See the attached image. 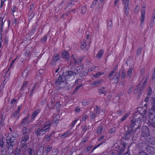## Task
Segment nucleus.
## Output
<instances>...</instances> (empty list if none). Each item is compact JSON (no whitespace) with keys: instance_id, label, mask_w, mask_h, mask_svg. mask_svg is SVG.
I'll return each instance as SVG.
<instances>
[{"instance_id":"nucleus-6","label":"nucleus","mask_w":155,"mask_h":155,"mask_svg":"<svg viewBox=\"0 0 155 155\" xmlns=\"http://www.w3.org/2000/svg\"><path fill=\"white\" fill-rule=\"evenodd\" d=\"M136 132V130L130 128L128 127L127 130L125 132L123 138L125 140H129L130 138H133Z\"/></svg>"},{"instance_id":"nucleus-47","label":"nucleus","mask_w":155,"mask_h":155,"mask_svg":"<svg viewBox=\"0 0 155 155\" xmlns=\"http://www.w3.org/2000/svg\"><path fill=\"white\" fill-rule=\"evenodd\" d=\"M147 91V95L148 96H150L151 95L152 93V90L150 87H149L148 88Z\"/></svg>"},{"instance_id":"nucleus-19","label":"nucleus","mask_w":155,"mask_h":155,"mask_svg":"<svg viewBox=\"0 0 155 155\" xmlns=\"http://www.w3.org/2000/svg\"><path fill=\"white\" fill-rule=\"evenodd\" d=\"M120 75V73L118 72L116 73L113 78H111V81L114 80V82L116 83H117L118 81Z\"/></svg>"},{"instance_id":"nucleus-53","label":"nucleus","mask_w":155,"mask_h":155,"mask_svg":"<svg viewBox=\"0 0 155 155\" xmlns=\"http://www.w3.org/2000/svg\"><path fill=\"white\" fill-rule=\"evenodd\" d=\"M125 76H126V72L124 70H122V74H121V78L122 79H124V78L125 77Z\"/></svg>"},{"instance_id":"nucleus-13","label":"nucleus","mask_w":155,"mask_h":155,"mask_svg":"<svg viewBox=\"0 0 155 155\" xmlns=\"http://www.w3.org/2000/svg\"><path fill=\"white\" fill-rule=\"evenodd\" d=\"M60 57L59 54L57 53L54 54L52 58V59L51 63V64L55 65L57 62L60 60Z\"/></svg>"},{"instance_id":"nucleus-57","label":"nucleus","mask_w":155,"mask_h":155,"mask_svg":"<svg viewBox=\"0 0 155 155\" xmlns=\"http://www.w3.org/2000/svg\"><path fill=\"white\" fill-rule=\"evenodd\" d=\"M101 75V73L100 71H98L96 74L93 75V76L95 78H98Z\"/></svg>"},{"instance_id":"nucleus-11","label":"nucleus","mask_w":155,"mask_h":155,"mask_svg":"<svg viewBox=\"0 0 155 155\" xmlns=\"http://www.w3.org/2000/svg\"><path fill=\"white\" fill-rule=\"evenodd\" d=\"M150 135V132L148 128L145 126L142 127L141 135L143 137H147Z\"/></svg>"},{"instance_id":"nucleus-26","label":"nucleus","mask_w":155,"mask_h":155,"mask_svg":"<svg viewBox=\"0 0 155 155\" xmlns=\"http://www.w3.org/2000/svg\"><path fill=\"white\" fill-rule=\"evenodd\" d=\"M26 142H22L21 141L20 147L21 150H25L27 147V145L26 143Z\"/></svg>"},{"instance_id":"nucleus-25","label":"nucleus","mask_w":155,"mask_h":155,"mask_svg":"<svg viewBox=\"0 0 155 155\" xmlns=\"http://www.w3.org/2000/svg\"><path fill=\"white\" fill-rule=\"evenodd\" d=\"M104 50L103 49L101 50L96 55V57L100 59L104 53Z\"/></svg>"},{"instance_id":"nucleus-48","label":"nucleus","mask_w":155,"mask_h":155,"mask_svg":"<svg viewBox=\"0 0 155 155\" xmlns=\"http://www.w3.org/2000/svg\"><path fill=\"white\" fill-rule=\"evenodd\" d=\"M133 69V68L132 67H130V68L128 70L127 72V75L129 77L130 76V75L132 73V71Z\"/></svg>"},{"instance_id":"nucleus-12","label":"nucleus","mask_w":155,"mask_h":155,"mask_svg":"<svg viewBox=\"0 0 155 155\" xmlns=\"http://www.w3.org/2000/svg\"><path fill=\"white\" fill-rule=\"evenodd\" d=\"M127 145V143L126 142L122 143L120 144V146H118V150L117 151V152L118 154H120L124 153Z\"/></svg>"},{"instance_id":"nucleus-49","label":"nucleus","mask_w":155,"mask_h":155,"mask_svg":"<svg viewBox=\"0 0 155 155\" xmlns=\"http://www.w3.org/2000/svg\"><path fill=\"white\" fill-rule=\"evenodd\" d=\"M61 107V105L60 102H58L55 104V107L57 110H59Z\"/></svg>"},{"instance_id":"nucleus-54","label":"nucleus","mask_w":155,"mask_h":155,"mask_svg":"<svg viewBox=\"0 0 155 155\" xmlns=\"http://www.w3.org/2000/svg\"><path fill=\"white\" fill-rule=\"evenodd\" d=\"M144 18H141L140 26L142 28L144 25Z\"/></svg>"},{"instance_id":"nucleus-50","label":"nucleus","mask_w":155,"mask_h":155,"mask_svg":"<svg viewBox=\"0 0 155 155\" xmlns=\"http://www.w3.org/2000/svg\"><path fill=\"white\" fill-rule=\"evenodd\" d=\"M89 101L87 100H85L82 102V105L83 106H85L88 104Z\"/></svg>"},{"instance_id":"nucleus-33","label":"nucleus","mask_w":155,"mask_h":155,"mask_svg":"<svg viewBox=\"0 0 155 155\" xmlns=\"http://www.w3.org/2000/svg\"><path fill=\"white\" fill-rule=\"evenodd\" d=\"M86 40H83L81 43V48L82 50H84V49L85 47L86 46Z\"/></svg>"},{"instance_id":"nucleus-59","label":"nucleus","mask_w":155,"mask_h":155,"mask_svg":"<svg viewBox=\"0 0 155 155\" xmlns=\"http://www.w3.org/2000/svg\"><path fill=\"white\" fill-rule=\"evenodd\" d=\"M82 86V84H79V85L77 86L75 88V89L74 90V92H73V93H75V92L77 91Z\"/></svg>"},{"instance_id":"nucleus-52","label":"nucleus","mask_w":155,"mask_h":155,"mask_svg":"<svg viewBox=\"0 0 155 155\" xmlns=\"http://www.w3.org/2000/svg\"><path fill=\"white\" fill-rule=\"evenodd\" d=\"M134 90L133 86V85H131L128 91V94H130L131 93L133 90Z\"/></svg>"},{"instance_id":"nucleus-27","label":"nucleus","mask_w":155,"mask_h":155,"mask_svg":"<svg viewBox=\"0 0 155 155\" xmlns=\"http://www.w3.org/2000/svg\"><path fill=\"white\" fill-rule=\"evenodd\" d=\"M98 93L100 94H105L107 93V91L105 90L104 87H100L98 89Z\"/></svg>"},{"instance_id":"nucleus-18","label":"nucleus","mask_w":155,"mask_h":155,"mask_svg":"<svg viewBox=\"0 0 155 155\" xmlns=\"http://www.w3.org/2000/svg\"><path fill=\"white\" fill-rule=\"evenodd\" d=\"M61 56L63 58L66 60H69L70 58V56L68 51H64L61 53Z\"/></svg>"},{"instance_id":"nucleus-30","label":"nucleus","mask_w":155,"mask_h":155,"mask_svg":"<svg viewBox=\"0 0 155 155\" xmlns=\"http://www.w3.org/2000/svg\"><path fill=\"white\" fill-rule=\"evenodd\" d=\"M34 150L31 148H29L27 149L26 152L28 155H32Z\"/></svg>"},{"instance_id":"nucleus-5","label":"nucleus","mask_w":155,"mask_h":155,"mask_svg":"<svg viewBox=\"0 0 155 155\" xmlns=\"http://www.w3.org/2000/svg\"><path fill=\"white\" fill-rule=\"evenodd\" d=\"M29 130L27 127H23L22 129V135L21 138L22 142H26L29 139Z\"/></svg>"},{"instance_id":"nucleus-61","label":"nucleus","mask_w":155,"mask_h":155,"mask_svg":"<svg viewBox=\"0 0 155 155\" xmlns=\"http://www.w3.org/2000/svg\"><path fill=\"white\" fill-rule=\"evenodd\" d=\"M129 114L128 113H126L125 115L123 116L121 119V121H123L125 120L128 116Z\"/></svg>"},{"instance_id":"nucleus-22","label":"nucleus","mask_w":155,"mask_h":155,"mask_svg":"<svg viewBox=\"0 0 155 155\" xmlns=\"http://www.w3.org/2000/svg\"><path fill=\"white\" fill-rule=\"evenodd\" d=\"M104 81L103 80L100 79L96 80V81L93 82L91 84L92 86H94V85H97L99 84L102 83Z\"/></svg>"},{"instance_id":"nucleus-63","label":"nucleus","mask_w":155,"mask_h":155,"mask_svg":"<svg viewBox=\"0 0 155 155\" xmlns=\"http://www.w3.org/2000/svg\"><path fill=\"white\" fill-rule=\"evenodd\" d=\"M51 135H47L45 137V139L48 142H49L51 140Z\"/></svg>"},{"instance_id":"nucleus-20","label":"nucleus","mask_w":155,"mask_h":155,"mask_svg":"<svg viewBox=\"0 0 155 155\" xmlns=\"http://www.w3.org/2000/svg\"><path fill=\"white\" fill-rule=\"evenodd\" d=\"M146 150L148 153L151 154H153L155 153V149L152 146H148L146 147Z\"/></svg>"},{"instance_id":"nucleus-31","label":"nucleus","mask_w":155,"mask_h":155,"mask_svg":"<svg viewBox=\"0 0 155 155\" xmlns=\"http://www.w3.org/2000/svg\"><path fill=\"white\" fill-rule=\"evenodd\" d=\"M1 119V120L0 122V127L1 129V128L4 125V118H3V115L2 114L0 116V119Z\"/></svg>"},{"instance_id":"nucleus-45","label":"nucleus","mask_w":155,"mask_h":155,"mask_svg":"<svg viewBox=\"0 0 155 155\" xmlns=\"http://www.w3.org/2000/svg\"><path fill=\"white\" fill-rule=\"evenodd\" d=\"M21 154V151H20V149L17 148L15 150L14 153V155H20Z\"/></svg>"},{"instance_id":"nucleus-46","label":"nucleus","mask_w":155,"mask_h":155,"mask_svg":"<svg viewBox=\"0 0 155 155\" xmlns=\"http://www.w3.org/2000/svg\"><path fill=\"white\" fill-rule=\"evenodd\" d=\"M70 133V132L67 131L65 133H63L62 134L60 135V134L59 135L60 136L61 138H63V137H66Z\"/></svg>"},{"instance_id":"nucleus-8","label":"nucleus","mask_w":155,"mask_h":155,"mask_svg":"<svg viewBox=\"0 0 155 155\" xmlns=\"http://www.w3.org/2000/svg\"><path fill=\"white\" fill-rule=\"evenodd\" d=\"M122 3L124 4V12L125 17H127L128 15V13L129 10V6L130 0H121Z\"/></svg>"},{"instance_id":"nucleus-44","label":"nucleus","mask_w":155,"mask_h":155,"mask_svg":"<svg viewBox=\"0 0 155 155\" xmlns=\"http://www.w3.org/2000/svg\"><path fill=\"white\" fill-rule=\"evenodd\" d=\"M98 0H94L92 2L91 4V5L90 7L91 8H94V7L96 5L97 3V2Z\"/></svg>"},{"instance_id":"nucleus-60","label":"nucleus","mask_w":155,"mask_h":155,"mask_svg":"<svg viewBox=\"0 0 155 155\" xmlns=\"http://www.w3.org/2000/svg\"><path fill=\"white\" fill-rule=\"evenodd\" d=\"M104 5V3L100 1H99L97 5L99 8H101V7H103Z\"/></svg>"},{"instance_id":"nucleus-37","label":"nucleus","mask_w":155,"mask_h":155,"mask_svg":"<svg viewBox=\"0 0 155 155\" xmlns=\"http://www.w3.org/2000/svg\"><path fill=\"white\" fill-rule=\"evenodd\" d=\"M146 8L145 7H143L142 8V10L141 12V18H145V13Z\"/></svg>"},{"instance_id":"nucleus-4","label":"nucleus","mask_w":155,"mask_h":155,"mask_svg":"<svg viewBox=\"0 0 155 155\" xmlns=\"http://www.w3.org/2000/svg\"><path fill=\"white\" fill-rule=\"evenodd\" d=\"M6 141V148L7 150L8 153L9 154H11L14 152L13 145L15 142L14 141L13 139H10L9 137L7 138Z\"/></svg>"},{"instance_id":"nucleus-34","label":"nucleus","mask_w":155,"mask_h":155,"mask_svg":"<svg viewBox=\"0 0 155 155\" xmlns=\"http://www.w3.org/2000/svg\"><path fill=\"white\" fill-rule=\"evenodd\" d=\"M37 29L36 26H34L33 27L32 29L30 31L29 34L30 35H32L35 33Z\"/></svg>"},{"instance_id":"nucleus-55","label":"nucleus","mask_w":155,"mask_h":155,"mask_svg":"<svg viewBox=\"0 0 155 155\" xmlns=\"http://www.w3.org/2000/svg\"><path fill=\"white\" fill-rule=\"evenodd\" d=\"M31 53L30 51L28 50H27L25 52V55L26 57H29L31 55Z\"/></svg>"},{"instance_id":"nucleus-14","label":"nucleus","mask_w":155,"mask_h":155,"mask_svg":"<svg viewBox=\"0 0 155 155\" xmlns=\"http://www.w3.org/2000/svg\"><path fill=\"white\" fill-rule=\"evenodd\" d=\"M51 125V122L49 120H47L41 126L47 132L50 130Z\"/></svg>"},{"instance_id":"nucleus-3","label":"nucleus","mask_w":155,"mask_h":155,"mask_svg":"<svg viewBox=\"0 0 155 155\" xmlns=\"http://www.w3.org/2000/svg\"><path fill=\"white\" fill-rule=\"evenodd\" d=\"M142 124V121L140 118L139 117L137 119L133 118L130 121V123L129 126L128 127L130 128L133 129L135 127L134 130L136 131L137 129L140 128Z\"/></svg>"},{"instance_id":"nucleus-36","label":"nucleus","mask_w":155,"mask_h":155,"mask_svg":"<svg viewBox=\"0 0 155 155\" xmlns=\"http://www.w3.org/2000/svg\"><path fill=\"white\" fill-rule=\"evenodd\" d=\"M107 21V28L108 29H110L111 28L113 25L112 21L110 20V21Z\"/></svg>"},{"instance_id":"nucleus-15","label":"nucleus","mask_w":155,"mask_h":155,"mask_svg":"<svg viewBox=\"0 0 155 155\" xmlns=\"http://www.w3.org/2000/svg\"><path fill=\"white\" fill-rule=\"evenodd\" d=\"M82 61V59H79L78 58H75L74 55H72L71 59V63L74 65L77 64Z\"/></svg>"},{"instance_id":"nucleus-1","label":"nucleus","mask_w":155,"mask_h":155,"mask_svg":"<svg viewBox=\"0 0 155 155\" xmlns=\"http://www.w3.org/2000/svg\"><path fill=\"white\" fill-rule=\"evenodd\" d=\"M75 69L73 71L67 70L63 72L62 75H60L58 78L54 81V84L55 86L58 89L64 88L67 85V81H70L73 79L74 75H76L78 73V67L77 69L75 67L73 68Z\"/></svg>"},{"instance_id":"nucleus-40","label":"nucleus","mask_w":155,"mask_h":155,"mask_svg":"<svg viewBox=\"0 0 155 155\" xmlns=\"http://www.w3.org/2000/svg\"><path fill=\"white\" fill-rule=\"evenodd\" d=\"M116 128L115 127H112L110 128V129L108 130V132L110 134H112L115 132Z\"/></svg>"},{"instance_id":"nucleus-10","label":"nucleus","mask_w":155,"mask_h":155,"mask_svg":"<svg viewBox=\"0 0 155 155\" xmlns=\"http://www.w3.org/2000/svg\"><path fill=\"white\" fill-rule=\"evenodd\" d=\"M29 116V114H28L22 119L20 123V126L21 127H26V126L28 125L29 123H32V121L31 120H28Z\"/></svg>"},{"instance_id":"nucleus-21","label":"nucleus","mask_w":155,"mask_h":155,"mask_svg":"<svg viewBox=\"0 0 155 155\" xmlns=\"http://www.w3.org/2000/svg\"><path fill=\"white\" fill-rule=\"evenodd\" d=\"M20 113L15 110L13 112V114L11 115V117L12 118L17 120L18 119Z\"/></svg>"},{"instance_id":"nucleus-23","label":"nucleus","mask_w":155,"mask_h":155,"mask_svg":"<svg viewBox=\"0 0 155 155\" xmlns=\"http://www.w3.org/2000/svg\"><path fill=\"white\" fill-rule=\"evenodd\" d=\"M146 141L149 144L152 145L155 144V138L154 137L147 138L146 140Z\"/></svg>"},{"instance_id":"nucleus-9","label":"nucleus","mask_w":155,"mask_h":155,"mask_svg":"<svg viewBox=\"0 0 155 155\" xmlns=\"http://www.w3.org/2000/svg\"><path fill=\"white\" fill-rule=\"evenodd\" d=\"M47 132L41 126L35 129L34 131L35 134L38 137L43 135Z\"/></svg>"},{"instance_id":"nucleus-7","label":"nucleus","mask_w":155,"mask_h":155,"mask_svg":"<svg viewBox=\"0 0 155 155\" xmlns=\"http://www.w3.org/2000/svg\"><path fill=\"white\" fill-rule=\"evenodd\" d=\"M147 80L146 78L144 79V78H142L139 81L138 84L137 86V88L139 89V92L140 93L142 90L143 89L147 83Z\"/></svg>"},{"instance_id":"nucleus-58","label":"nucleus","mask_w":155,"mask_h":155,"mask_svg":"<svg viewBox=\"0 0 155 155\" xmlns=\"http://www.w3.org/2000/svg\"><path fill=\"white\" fill-rule=\"evenodd\" d=\"M4 18V16H3V14H0V24L4 23V22H3Z\"/></svg>"},{"instance_id":"nucleus-42","label":"nucleus","mask_w":155,"mask_h":155,"mask_svg":"<svg viewBox=\"0 0 155 155\" xmlns=\"http://www.w3.org/2000/svg\"><path fill=\"white\" fill-rule=\"evenodd\" d=\"M103 129V127L102 126H101L100 127H97V132L98 134L101 133L102 132V131Z\"/></svg>"},{"instance_id":"nucleus-64","label":"nucleus","mask_w":155,"mask_h":155,"mask_svg":"<svg viewBox=\"0 0 155 155\" xmlns=\"http://www.w3.org/2000/svg\"><path fill=\"white\" fill-rule=\"evenodd\" d=\"M1 155H7V150H2Z\"/></svg>"},{"instance_id":"nucleus-32","label":"nucleus","mask_w":155,"mask_h":155,"mask_svg":"<svg viewBox=\"0 0 155 155\" xmlns=\"http://www.w3.org/2000/svg\"><path fill=\"white\" fill-rule=\"evenodd\" d=\"M94 113L96 114H98L100 113V109L99 107L96 106L94 110Z\"/></svg>"},{"instance_id":"nucleus-41","label":"nucleus","mask_w":155,"mask_h":155,"mask_svg":"<svg viewBox=\"0 0 155 155\" xmlns=\"http://www.w3.org/2000/svg\"><path fill=\"white\" fill-rule=\"evenodd\" d=\"M86 6L85 5L82 7L81 8L80 12L83 14L86 13Z\"/></svg>"},{"instance_id":"nucleus-2","label":"nucleus","mask_w":155,"mask_h":155,"mask_svg":"<svg viewBox=\"0 0 155 155\" xmlns=\"http://www.w3.org/2000/svg\"><path fill=\"white\" fill-rule=\"evenodd\" d=\"M150 101L152 107L150 111L149 118L152 123H155V98L151 97Z\"/></svg>"},{"instance_id":"nucleus-29","label":"nucleus","mask_w":155,"mask_h":155,"mask_svg":"<svg viewBox=\"0 0 155 155\" xmlns=\"http://www.w3.org/2000/svg\"><path fill=\"white\" fill-rule=\"evenodd\" d=\"M48 36L47 34H45L43 37L41 38L40 41L42 43H45L46 42Z\"/></svg>"},{"instance_id":"nucleus-16","label":"nucleus","mask_w":155,"mask_h":155,"mask_svg":"<svg viewBox=\"0 0 155 155\" xmlns=\"http://www.w3.org/2000/svg\"><path fill=\"white\" fill-rule=\"evenodd\" d=\"M41 111V109L39 108L35 110L34 111L31 116V120L32 121L35 120V117L40 113Z\"/></svg>"},{"instance_id":"nucleus-38","label":"nucleus","mask_w":155,"mask_h":155,"mask_svg":"<svg viewBox=\"0 0 155 155\" xmlns=\"http://www.w3.org/2000/svg\"><path fill=\"white\" fill-rule=\"evenodd\" d=\"M55 98H53L52 99H51V101L50 102H51V104H50V107H49L50 108V109H53L54 107V102L55 101Z\"/></svg>"},{"instance_id":"nucleus-62","label":"nucleus","mask_w":155,"mask_h":155,"mask_svg":"<svg viewBox=\"0 0 155 155\" xmlns=\"http://www.w3.org/2000/svg\"><path fill=\"white\" fill-rule=\"evenodd\" d=\"M82 131L84 132V133L88 129L87 127L86 124L82 128Z\"/></svg>"},{"instance_id":"nucleus-51","label":"nucleus","mask_w":155,"mask_h":155,"mask_svg":"<svg viewBox=\"0 0 155 155\" xmlns=\"http://www.w3.org/2000/svg\"><path fill=\"white\" fill-rule=\"evenodd\" d=\"M96 116V114L94 112L91 113L90 116V117L91 119H95Z\"/></svg>"},{"instance_id":"nucleus-17","label":"nucleus","mask_w":155,"mask_h":155,"mask_svg":"<svg viewBox=\"0 0 155 155\" xmlns=\"http://www.w3.org/2000/svg\"><path fill=\"white\" fill-rule=\"evenodd\" d=\"M44 147L42 146H40L36 151V155H43L44 152Z\"/></svg>"},{"instance_id":"nucleus-39","label":"nucleus","mask_w":155,"mask_h":155,"mask_svg":"<svg viewBox=\"0 0 155 155\" xmlns=\"http://www.w3.org/2000/svg\"><path fill=\"white\" fill-rule=\"evenodd\" d=\"M58 150L57 149H54L52 150V152L51 153V155H56L58 152Z\"/></svg>"},{"instance_id":"nucleus-56","label":"nucleus","mask_w":155,"mask_h":155,"mask_svg":"<svg viewBox=\"0 0 155 155\" xmlns=\"http://www.w3.org/2000/svg\"><path fill=\"white\" fill-rule=\"evenodd\" d=\"M142 48H139L137 51L136 54L137 55H140L141 53Z\"/></svg>"},{"instance_id":"nucleus-43","label":"nucleus","mask_w":155,"mask_h":155,"mask_svg":"<svg viewBox=\"0 0 155 155\" xmlns=\"http://www.w3.org/2000/svg\"><path fill=\"white\" fill-rule=\"evenodd\" d=\"M114 71H111L109 74L108 75V78L109 79L110 81H111V78L112 76L114 75Z\"/></svg>"},{"instance_id":"nucleus-28","label":"nucleus","mask_w":155,"mask_h":155,"mask_svg":"<svg viewBox=\"0 0 155 155\" xmlns=\"http://www.w3.org/2000/svg\"><path fill=\"white\" fill-rule=\"evenodd\" d=\"M52 148V146L51 145H49L47 146L44 151V152H45L46 155H47L48 154L49 152L51 151Z\"/></svg>"},{"instance_id":"nucleus-35","label":"nucleus","mask_w":155,"mask_h":155,"mask_svg":"<svg viewBox=\"0 0 155 155\" xmlns=\"http://www.w3.org/2000/svg\"><path fill=\"white\" fill-rule=\"evenodd\" d=\"M5 142L3 140L2 135L0 136V147L2 148L4 147L5 146Z\"/></svg>"},{"instance_id":"nucleus-24","label":"nucleus","mask_w":155,"mask_h":155,"mask_svg":"<svg viewBox=\"0 0 155 155\" xmlns=\"http://www.w3.org/2000/svg\"><path fill=\"white\" fill-rule=\"evenodd\" d=\"M12 137H9V138L14 140V141H15L16 140V138L18 137V134L17 133L16 131H14L12 134Z\"/></svg>"}]
</instances>
